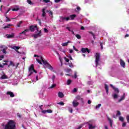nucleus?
Masks as SVG:
<instances>
[{"mask_svg": "<svg viewBox=\"0 0 129 129\" xmlns=\"http://www.w3.org/2000/svg\"><path fill=\"white\" fill-rule=\"evenodd\" d=\"M4 129H16V122L13 120H9L5 125Z\"/></svg>", "mask_w": 129, "mask_h": 129, "instance_id": "nucleus-1", "label": "nucleus"}, {"mask_svg": "<svg viewBox=\"0 0 129 129\" xmlns=\"http://www.w3.org/2000/svg\"><path fill=\"white\" fill-rule=\"evenodd\" d=\"M40 60H41V61L43 63L44 65H45L46 66H47V68H48V69H49V70L53 71V67H51V65L50 64H49V63H48V62H47V61L44 60L42 56H40Z\"/></svg>", "mask_w": 129, "mask_h": 129, "instance_id": "nucleus-2", "label": "nucleus"}, {"mask_svg": "<svg viewBox=\"0 0 129 129\" xmlns=\"http://www.w3.org/2000/svg\"><path fill=\"white\" fill-rule=\"evenodd\" d=\"M103 45H105V42L103 40H100L99 42L98 48L101 51H102L103 50Z\"/></svg>", "mask_w": 129, "mask_h": 129, "instance_id": "nucleus-3", "label": "nucleus"}, {"mask_svg": "<svg viewBox=\"0 0 129 129\" xmlns=\"http://www.w3.org/2000/svg\"><path fill=\"white\" fill-rule=\"evenodd\" d=\"M29 30L30 32H35V30H36L37 32H39V28H38V26L37 25L30 26Z\"/></svg>", "mask_w": 129, "mask_h": 129, "instance_id": "nucleus-4", "label": "nucleus"}, {"mask_svg": "<svg viewBox=\"0 0 129 129\" xmlns=\"http://www.w3.org/2000/svg\"><path fill=\"white\" fill-rule=\"evenodd\" d=\"M81 51L82 53H86V52H87V53H90V50H89L88 48L82 47L81 49Z\"/></svg>", "mask_w": 129, "mask_h": 129, "instance_id": "nucleus-5", "label": "nucleus"}, {"mask_svg": "<svg viewBox=\"0 0 129 129\" xmlns=\"http://www.w3.org/2000/svg\"><path fill=\"white\" fill-rule=\"evenodd\" d=\"M72 103L74 107H77V106L79 105V102H77V100H74Z\"/></svg>", "mask_w": 129, "mask_h": 129, "instance_id": "nucleus-6", "label": "nucleus"}, {"mask_svg": "<svg viewBox=\"0 0 129 129\" xmlns=\"http://www.w3.org/2000/svg\"><path fill=\"white\" fill-rule=\"evenodd\" d=\"M41 36H42V31L40 30L37 34L34 35V37L35 39H37V38H39V37H41Z\"/></svg>", "mask_w": 129, "mask_h": 129, "instance_id": "nucleus-7", "label": "nucleus"}, {"mask_svg": "<svg viewBox=\"0 0 129 129\" xmlns=\"http://www.w3.org/2000/svg\"><path fill=\"white\" fill-rule=\"evenodd\" d=\"M100 54L97 53V65H100L101 64V59H100Z\"/></svg>", "mask_w": 129, "mask_h": 129, "instance_id": "nucleus-8", "label": "nucleus"}, {"mask_svg": "<svg viewBox=\"0 0 129 129\" xmlns=\"http://www.w3.org/2000/svg\"><path fill=\"white\" fill-rule=\"evenodd\" d=\"M42 113H52L53 112V111L51 109H47V110H43L42 111Z\"/></svg>", "mask_w": 129, "mask_h": 129, "instance_id": "nucleus-9", "label": "nucleus"}, {"mask_svg": "<svg viewBox=\"0 0 129 129\" xmlns=\"http://www.w3.org/2000/svg\"><path fill=\"white\" fill-rule=\"evenodd\" d=\"M120 64L123 68H125V62L122 59H120Z\"/></svg>", "mask_w": 129, "mask_h": 129, "instance_id": "nucleus-10", "label": "nucleus"}, {"mask_svg": "<svg viewBox=\"0 0 129 129\" xmlns=\"http://www.w3.org/2000/svg\"><path fill=\"white\" fill-rule=\"evenodd\" d=\"M7 95H10V97H15V94H14V93L11 91L7 92Z\"/></svg>", "mask_w": 129, "mask_h": 129, "instance_id": "nucleus-11", "label": "nucleus"}, {"mask_svg": "<svg viewBox=\"0 0 129 129\" xmlns=\"http://www.w3.org/2000/svg\"><path fill=\"white\" fill-rule=\"evenodd\" d=\"M6 37L8 39H11L15 37V34H14V33H12V34H6Z\"/></svg>", "mask_w": 129, "mask_h": 129, "instance_id": "nucleus-12", "label": "nucleus"}, {"mask_svg": "<svg viewBox=\"0 0 129 129\" xmlns=\"http://www.w3.org/2000/svg\"><path fill=\"white\" fill-rule=\"evenodd\" d=\"M99 34H102V35H103L104 36H107V33L105 32L104 30L99 31Z\"/></svg>", "mask_w": 129, "mask_h": 129, "instance_id": "nucleus-13", "label": "nucleus"}, {"mask_svg": "<svg viewBox=\"0 0 129 129\" xmlns=\"http://www.w3.org/2000/svg\"><path fill=\"white\" fill-rule=\"evenodd\" d=\"M110 86H111V87L113 88V89H114L115 92H116V93H118V92H119L118 89L115 88L114 87H113V86L112 84H110Z\"/></svg>", "mask_w": 129, "mask_h": 129, "instance_id": "nucleus-14", "label": "nucleus"}, {"mask_svg": "<svg viewBox=\"0 0 129 129\" xmlns=\"http://www.w3.org/2000/svg\"><path fill=\"white\" fill-rule=\"evenodd\" d=\"M107 118L108 119V121H109V123H110V126H111V127L112 126V122L113 121L112 120H111L108 116H107Z\"/></svg>", "mask_w": 129, "mask_h": 129, "instance_id": "nucleus-15", "label": "nucleus"}, {"mask_svg": "<svg viewBox=\"0 0 129 129\" xmlns=\"http://www.w3.org/2000/svg\"><path fill=\"white\" fill-rule=\"evenodd\" d=\"M34 69H35V68L34 67V64H32L29 67L28 71H33Z\"/></svg>", "mask_w": 129, "mask_h": 129, "instance_id": "nucleus-16", "label": "nucleus"}, {"mask_svg": "<svg viewBox=\"0 0 129 129\" xmlns=\"http://www.w3.org/2000/svg\"><path fill=\"white\" fill-rule=\"evenodd\" d=\"M118 94V93H116V92H115V93H114L112 94V96L113 97V98H114V99L117 98V97H118L117 94Z\"/></svg>", "mask_w": 129, "mask_h": 129, "instance_id": "nucleus-17", "label": "nucleus"}, {"mask_svg": "<svg viewBox=\"0 0 129 129\" xmlns=\"http://www.w3.org/2000/svg\"><path fill=\"white\" fill-rule=\"evenodd\" d=\"M76 99H77V100H81V101H83V98H81V96L79 95H77L76 97Z\"/></svg>", "mask_w": 129, "mask_h": 129, "instance_id": "nucleus-18", "label": "nucleus"}, {"mask_svg": "<svg viewBox=\"0 0 129 129\" xmlns=\"http://www.w3.org/2000/svg\"><path fill=\"white\" fill-rule=\"evenodd\" d=\"M76 18V15L73 14L70 16V20H73Z\"/></svg>", "mask_w": 129, "mask_h": 129, "instance_id": "nucleus-19", "label": "nucleus"}, {"mask_svg": "<svg viewBox=\"0 0 129 129\" xmlns=\"http://www.w3.org/2000/svg\"><path fill=\"white\" fill-rule=\"evenodd\" d=\"M61 19L63 21H65L66 20L67 21H69V20H70V17H61Z\"/></svg>", "mask_w": 129, "mask_h": 129, "instance_id": "nucleus-20", "label": "nucleus"}, {"mask_svg": "<svg viewBox=\"0 0 129 129\" xmlns=\"http://www.w3.org/2000/svg\"><path fill=\"white\" fill-rule=\"evenodd\" d=\"M125 94H123V95L121 97L120 99L118 100V102H120V101L123 100L124 98H125Z\"/></svg>", "mask_w": 129, "mask_h": 129, "instance_id": "nucleus-21", "label": "nucleus"}, {"mask_svg": "<svg viewBox=\"0 0 129 129\" xmlns=\"http://www.w3.org/2000/svg\"><path fill=\"white\" fill-rule=\"evenodd\" d=\"M58 97H60V98H63V97H64V94L61 92H59Z\"/></svg>", "mask_w": 129, "mask_h": 129, "instance_id": "nucleus-22", "label": "nucleus"}, {"mask_svg": "<svg viewBox=\"0 0 129 129\" xmlns=\"http://www.w3.org/2000/svg\"><path fill=\"white\" fill-rule=\"evenodd\" d=\"M70 42H71V41L69 40L67 42L63 43L62 44V47H66V46H68V44H69V43H70Z\"/></svg>", "mask_w": 129, "mask_h": 129, "instance_id": "nucleus-23", "label": "nucleus"}, {"mask_svg": "<svg viewBox=\"0 0 129 129\" xmlns=\"http://www.w3.org/2000/svg\"><path fill=\"white\" fill-rule=\"evenodd\" d=\"M29 31H30V30H29L28 29H25L24 31L20 33V35H22V34H23L24 35H26V33H28V32H29Z\"/></svg>", "mask_w": 129, "mask_h": 129, "instance_id": "nucleus-24", "label": "nucleus"}, {"mask_svg": "<svg viewBox=\"0 0 129 129\" xmlns=\"http://www.w3.org/2000/svg\"><path fill=\"white\" fill-rule=\"evenodd\" d=\"M42 16L44 18L45 17H46V12H45V8H43L42 9Z\"/></svg>", "mask_w": 129, "mask_h": 129, "instance_id": "nucleus-25", "label": "nucleus"}, {"mask_svg": "<svg viewBox=\"0 0 129 129\" xmlns=\"http://www.w3.org/2000/svg\"><path fill=\"white\" fill-rule=\"evenodd\" d=\"M105 89L106 90L107 94H108V86H107L106 84H105Z\"/></svg>", "mask_w": 129, "mask_h": 129, "instance_id": "nucleus-26", "label": "nucleus"}, {"mask_svg": "<svg viewBox=\"0 0 129 129\" xmlns=\"http://www.w3.org/2000/svg\"><path fill=\"white\" fill-rule=\"evenodd\" d=\"M96 66H97V52L95 54Z\"/></svg>", "mask_w": 129, "mask_h": 129, "instance_id": "nucleus-27", "label": "nucleus"}, {"mask_svg": "<svg viewBox=\"0 0 129 129\" xmlns=\"http://www.w3.org/2000/svg\"><path fill=\"white\" fill-rule=\"evenodd\" d=\"M88 33H89V34H90L91 35H92V36H93V37L94 38V39H95V35H94V33H93V32L92 31H88Z\"/></svg>", "mask_w": 129, "mask_h": 129, "instance_id": "nucleus-28", "label": "nucleus"}, {"mask_svg": "<svg viewBox=\"0 0 129 129\" xmlns=\"http://www.w3.org/2000/svg\"><path fill=\"white\" fill-rule=\"evenodd\" d=\"M1 79H8V77L6 75H3L1 77Z\"/></svg>", "mask_w": 129, "mask_h": 129, "instance_id": "nucleus-29", "label": "nucleus"}, {"mask_svg": "<svg viewBox=\"0 0 129 129\" xmlns=\"http://www.w3.org/2000/svg\"><path fill=\"white\" fill-rule=\"evenodd\" d=\"M12 26H13V24H8L4 27V29H8L10 27H12Z\"/></svg>", "mask_w": 129, "mask_h": 129, "instance_id": "nucleus-30", "label": "nucleus"}, {"mask_svg": "<svg viewBox=\"0 0 129 129\" xmlns=\"http://www.w3.org/2000/svg\"><path fill=\"white\" fill-rule=\"evenodd\" d=\"M95 127V126H93L91 124L89 123V129H93Z\"/></svg>", "mask_w": 129, "mask_h": 129, "instance_id": "nucleus-31", "label": "nucleus"}, {"mask_svg": "<svg viewBox=\"0 0 129 129\" xmlns=\"http://www.w3.org/2000/svg\"><path fill=\"white\" fill-rule=\"evenodd\" d=\"M72 82V80L70 79L68 80L67 83V85H70Z\"/></svg>", "mask_w": 129, "mask_h": 129, "instance_id": "nucleus-32", "label": "nucleus"}, {"mask_svg": "<svg viewBox=\"0 0 129 129\" xmlns=\"http://www.w3.org/2000/svg\"><path fill=\"white\" fill-rule=\"evenodd\" d=\"M22 24H23V21H20L17 25V27H18V28H20V27H21V25H22Z\"/></svg>", "mask_w": 129, "mask_h": 129, "instance_id": "nucleus-33", "label": "nucleus"}, {"mask_svg": "<svg viewBox=\"0 0 129 129\" xmlns=\"http://www.w3.org/2000/svg\"><path fill=\"white\" fill-rule=\"evenodd\" d=\"M56 86V84H53L51 85V86L49 87V89H52V88H55Z\"/></svg>", "mask_w": 129, "mask_h": 129, "instance_id": "nucleus-34", "label": "nucleus"}, {"mask_svg": "<svg viewBox=\"0 0 129 129\" xmlns=\"http://www.w3.org/2000/svg\"><path fill=\"white\" fill-rule=\"evenodd\" d=\"M13 49L15 50V51H18V50H19V49H20V47H19V46H14L13 47Z\"/></svg>", "mask_w": 129, "mask_h": 129, "instance_id": "nucleus-35", "label": "nucleus"}, {"mask_svg": "<svg viewBox=\"0 0 129 129\" xmlns=\"http://www.w3.org/2000/svg\"><path fill=\"white\" fill-rule=\"evenodd\" d=\"M76 37L78 39V40H80L81 39V36L79 34H76Z\"/></svg>", "mask_w": 129, "mask_h": 129, "instance_id": "nucleus-36", "label": "nucleus"}, {"mask_svg": "<svg viewBox=\"0 0 129 129\" xmlns=\"http://www.w3.org/2000/svg\"><path fill=\"white\" fill-rule=\"evenodd\" d=\"M69 65L70 67H71V68H73V67H74V66H73V63H72V62L71 61H70L69 63Z\"/></svg>", "mask_w": 129, "mask_h": 129, "instance_id": "nucleus-37", "label": "nucleus"}, {"mask_svg": "<svg viewBox=\"0 0 129 129\" xmlns=\"http://www.w3.org/2000/svg\"><path fill=\"white\" fill-rule=\"evenodd\" d=\"M67 73H69L71 71V69H66L64 70Z\"/></svg>", "mask_w": 129, "mask_h": 129, "instance_id": "nucleus-38", "label": "nucleus"}, {"mask_svg": "<svg viewBox=\"0 0 129 129\" xmlns=\"http://www.w3.org/2000/svg\"><path fill=\"white\" fill-rule=\"evenodd\" d=\"M20 10V8H13L12 9L13 12H18Z\"/></svg>", "mask_w": 129, "mask_h": 129, "instance_id": "nucleus-39", "label": "nucleus"}, {"mask_svg": "<svg viewBox=\"0 0 129 129\" xmlns=\"http://www.w3.org/2000/svg\"><path fill=\"white\" fill-rule=\"evenodd\" d=\"M5 17L7 19L6 22H11V19H10V18L7 16V15H5Z\"/></svg>", "mask_w": 129, "mask_h": 129, "instance_id": "nucleus-40", "label": "nucleus"}, {"mask_svg": "<svg viewBox=\"0 0 129 129\" xmlns=\"http://www.w3.org/2000/svg\"><path fill=\"white\" fill-rule=\"evenodd\" d=\"M10 66H13V67H14L15 66V63H14V62L12 61H10Z\"/></svg>", "mask_w": 129, "mask_h": 129, "instance_id": "nucleus-41", "label": "nucleus"}, {"mask_svg": "<svg viewBox=\"0 0 129 129\" xmlns=\"http://www.w3.org/2000/svg\"><path fill=\"white\" fill-rule=\"evenodd\" d=\"M37 62H38L39 64L42 65V61L40 60V59L36 58Z\"/></svg>", "mask_w": 129, "mask_h": 129, "instance_id": "nucleus-42", "label": "nucleus"}, {"mask_svg": "<svg viewBox=\"0 0 129 129\" xmlns=\"http://www.w3.org/2000/svg\"><path fill=\"white\" fill-rule=\"evenodd\" d=\"M74 78L76 79L77 78V73L76 72H74Z\"/></svg>", "mask_w": 129, "mask_h": 129, "instance_id": "nucleus-43", "label": "nucleus"}, {"mask_svg": "<svg viewBox=\"0 0 129 129\" xmlns=\"http://www.w3.org/2000/svg\"><path fill=\"white\" fill-rule=\"evenodd\" d=\"M43 3H45V4H48V3H50V0H43Z\"/></svg>", "mask_w": 129, "mask_h": 129, "instance_id": "nucleus-44", "label": "nucleus"}, {"mask_svg": "<svg viewBox=\"0 0 129 129\" xmlns=\"http://www.w3.org/2000/svg\"><path fill=\"white\" fill-rule=\"evenodd\" d=\"M29 72H30V74L28 75L29 77L31 76L34 73L33 71H29Z\"/></svg>", "mask_w": 129, "mask_h": 129, "instance_id": "nucleus-45", "label": "nucleus"}, {"mask_svg": "<svg viewBox=\"0 0 129 129\" xmlns=\"http://www.w3.org/2000/svg\"><path fill=\"white\" fill-rule=\"evenodd\" d=\"M64 60H65L66 62H67L68 63L69 62V61H70V60H69V59L67 58V57H64Z\"/></svg>", "mask_w": 129, "mask_h": 129, "instance_id": "nucleus-46", "label": "nucleus"}, {"mask_svg": "<svg viewBox=\"0 0 129 129\" xmlns=\"http://www.w3.org/2000/svg\"><path fill=\"white\" fill-rule=\"evenodd\" d=\"M27 3L29 5H33V3H32V1L31 0H27Z\"/></svg>", "mask_w": 129, "mask_h": 129, "instance_id": "nucleus-47", "label": "nucleus"}, {"mask_svg": "<svg viewBox=\"0 0 129 129\" xmlns=\"http://www.w3.org/2000/svg\"><path fill=\"white\" fill-rule=\"evenodd\" d=\"M123 118L122 117V116H120L119 118V120H120V121H123Z\"/></svg>", "mask_w": 129, "mask_h": 129, "instance_id": "nucleus-48", "label": "nucleus"}, {"mask_svg": "<svg viewBox=\"0 0 129 129\" xmlns=\"http://www.w3.org/2000/svg\"><path fill=\"white\" fill-rule=\"evenodd\" d=\"M57 104H60V105L63 106V105H64V102H60L58 103Z\"/></svg>", "mask_w": 129, "mask_h": 129, "instance_id": "nucleus-49", "label": "nucleus"}, {"mask_svg": "<svg viewBox=\"0 0 129 129\" xmlns=\"http://www.w3.org/2000/svg\"><path fill=\"white\" fill-rule=\"evenodd\" d=\"M55 78H56V76L53 75L52 76V82H54V80H55Z\"/></svg>", "mask_w": 129, "mask_h": 129, "instance_id": "nucleus-50", "label": "nucleus"}, {"mask_svg": "<svg viewBox=\"0 0 129 129\" xmlns=\"http://www.w3.org/2000/svg\"><path fill=\"white\" fill-rule=\"evenodd\" d=\"M73 48L74 50H75V51H76L77 52H78V49H77L76 48V47H75V46H73Z\"/></svg>", "mask_w": 129, "mask_h": 129, "instance_id": "nucleus-51", "label": "nucleus"}, {"mask_svg": "<svg viewBox=\"0 0 129 129\" xmlns=\"http://www.w3.org/2000/svg\"><path fill=\"white\" fill-rule=\"evenodd\" d=\"M44 31L45 33H48V32H49V30H48L47 28H44Z\"/></svg>", "mask_w": 129, "mask_h": 129, "instance_id": "nucleus-52", "label": "nucleus"}, {"mask_svg": "<svg viewBox=\"0 0 129 129\" xmlns=\"http://www.w3.org/2000/svg\"><path fill=\"white\" fill-rule=\"evenodd\" d=\"M125 125H126V123H125V122H123V123L122 124V126H123V127H124V126H125Z\"/></svg>", "mask_w": 129, "mask_h": 129, "instance_id": "nucleus-53", "label": "nucleus"}, {"mask_svg": "<svg viewBox=\"0 0 129 129\" xmlns=\"http://www.w3.org/2000/svg\"><path fill=\"white\" fill-rule=\"evenodd\" d=\"M126 118L127 119V122L129 123V115H128L126 116Z\"/></svg>", "mask_w": 129, "mask_h": 129, "instance_id": "nucleus-54", "label": "nucleus"}, {"mask_svg": "<svg viewBox=\"0 0 129 129\" xmlns=\"http://www.w3.org/2000/svg\"><path fill=\"white\" fill-rule=\"evenodd\" d=\"M68 57L70 59V60H73V58H72V56H71V55L69 54Z\"/></svg>", "mask_w": 129, "mask_h": 129, "instance_id": "nucleus-55", "label": "nucleus"}, {"mask_svg": "<svg viewBox=\"0 0 129 129\" xmlns=\"http://www.w3.org/2000/svg\"><path fill=\"white\" fill-rule=\"evenodd\" d=\"M4 55H0V61L2 60V59H4Z\"/></svg>", "mask_w": 129, "mask_h": 129, "instance_id": "nucleus-56", "label": "nucleus"}, {"mask_svg": "<svg viewBox=\"0 0 129 129\" xmlns=\"http://www.w3.org/2000/svg\"><path fill=\"white\" fill-rule=\"evenodd\" d=\"M3 53H4V54H7V51L6 50V49H3Z\"/></svg>", "mask_w": 129, "mask_h": 129, "instance_id": "nucleus-57", "label": "nucleus"}, {"mask_svg": "<svg viewBox=\"0 0 129 129\" xmlns=\"http://www.w3.org/2000/svg\"><path fill=\"white\" fill-rule=\"evenodd\" d=\"M120 114H121L120 112L119 111H117L116 115H120Z\"/></svg>", "mask_w": 129, "mask_h": 129, "instance_id": "nucleus-58", "label": "nucleus"}, {"mask_svg": "<svg viewBox=\"0 0 129 129\" xmlns=\"http://www.w3.org/2000/svg\"><path fill=\"white\" fill-rule=\"evenodd\" d=\"M49 14L51 15V18H53V12L52 11H49Z\"/></svg>", "mask_w": 129, "mask_h": 129, "instance_id": "nucleus-59", "label": "nucleus"}, {"mask_svg": "<svg viewBox=\"0 0 129 129\" xmlns=\"http://www.w3.org/2000/svg\"><path fill=\"white\" fill-rule=\"evenodd\" d=\"M66 29H67V30H68V31H69V32H71V31H72L71 29H70V28L69 27H67L66 28Z\"/></svg>", "mask_w": 129, "mask_h": 129, "instance_id": "nucleus-60", "label": "nucleus"}, {"mask_svg": "<svg viewBox=\"0 0 129 129\" xmlns=\"http://www.w3.org/2000/svg\"><path fill=\"white\" fill-rule=\"evenodd\" d=\"M55 3H58L61 2V0H54Z\"/></svg>", "mask_w": 129, "mask_h": 129, "instance_id": "nucleus-61", "label": "nucleus"}, {"mask_svg": "<svg viewBox=\"0 0 129 129\" xmlns=\"http://www.w3.org/2000/svg\"><path fill=\"white\" fill-rule=\"evenodd\" d=\"M77 11H79L81 10V8H80V7H77Z\"/></svg>", "mask_w": 129, "mask_h": 129, "instance_id": "nucleus-62", "label": "nucleus"}, {"mask_svg": "<svg viewBox=\"0 0 129 129\" xmlns=\"http://www.w3.org/2000/svg\"><path fill=\"white\" fill-rule=\"evenodd\" d=\"M73 92H77V89L74 88L73 90Z\"/></svg>", "mask_w": 129, "mask_h": 129, "instance_id": "nucleus-63", "label": "nucleus"}, {"mask_svg": "<svg viewBox=\"0 0 129 129\" xmlns=\"http://www.w3.org/2000/svg\"><path fill=\"white\" fill-rule=\"evenodd\" d=\"M38 21L39 24L40 25V26H41V20L40 19H38Z\"/></svg>", "mask_w": 129, "mask_h": 129, "instance_id": "nucleus-64", "label": "nucleus"}]
</instances>
